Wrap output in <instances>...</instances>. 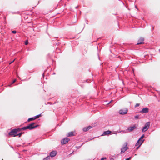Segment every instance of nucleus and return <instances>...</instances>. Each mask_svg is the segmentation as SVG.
Listing matches in <instances>:
<instances>
[{"label":"nucleus","mask_w":160,"mask_h":160,"mask_svg":"<svg viewBox=\"0 0 160 160\" xmlns=\"http://www.w3.org/2000/svg\"><path fill=\"white\" fill-rule=\"evenodd\" d=\"M128 112L127 108L120 109L119 112V113L121 115H123L126 114Z\"/></svg>","instance_id":"5"},{"label":"nucleus","mask_w":160,"mask_h":160,"mask_svg":"<svg viewBox=\"0 0 160 160\" xmlns=\"http://www.w3.org/2000/svg\"><path fill=\"white\" fill-rule=\"evenodd\" d=\"M15 59H14L13 61H12V62H11L9 64H11L12 62H13L14 60H15Z\"/></svg>","instance_id":"28"},{"label":"nucleus","mask_w":160,"mask_h":160,"mask_svg":"<svg viewBox=\"0 0 160 160\" xmlns=\"http://www.w3.org/2000/svg\"><path fill=\"white\" fill-rule=\"evenodd\" d=\"M106 159V158H105V157H104V158H102L100 160H104V159Z\"/></svg>","instance_id":"24"},{"label":"nucleus","mask_w":160,"mask_h":160,"mask_svg":"<svg viewBox=\"0 0 160 160\" xmlns=\"http://www.w3.org/2000/svg\"><path fill=\"white\" fill-rule=\"evenodd\" d=\"M144 141V140H143V141L141 142L140 143V144L139 145V146H138V147L137 148V149H138L139 148L140 146L141 145V144H142L143 141Z\"/></svg>","instance_id":"18"},{"label":"nucleus","mask_w":160,"mask_h":160,"mask_svg":"<svg viewBox=\"0 0 160 160\" xmlns=\"http://www.w3.org/2000/svg\"><path fill=\"white\" fill-rule=\"evenodd\" d=\"M74 135V133L73 132H71L68 133V134L67 135V137H72Z\"/></svg>","instance_id":"13"},{"label":"nucleus","mask_w":160,"mask_h":160,"mask_svg":"<svg viewBox=\"0 0 160 160\" xmlns=\"http://www.w3.org/2000/svg\"><path fill=\"white\" fill-rule=\"evenodd\" d=\"M149 110L148 108H143L141 111L140 112L142 113H147L148 112Z\"/></svg>","instance_id":"9"},{"label":"nucleus","mask_w":160,"mask_h":160,"mask_svg":"<svg viewBox=\"0 0 160 160\" xmlns=\"http://www.w3.org/2000/svg\"><path fill=\"white\" fill-rule=\"evenodd\" d=\"M112 101H113L112 100H111L109 103H111V102H112Z\"/></svg>","instance_id":"30"},{"label":"nucleus","mask_w":160,"mask_h":160,"mask_svg":"<svg viewBox=\"0 0 160 160\" xmlns=\"http://www.w3.org/2000/svg\"><path fill=\"white\" fill-rule=\"evenodd\" d=\"M41 116V114H40L38 115H36V116H35L34 117H35V118L36 119V118H39Z\"/></svg>","instance_id":"17"},{"label":"nucleus","mask_w":160,"mask_h":160,"mask_svg":"<svg viewBox=\"0 0 160 160\" xmlns=\"http://www.w3.org/2000/svg\"><path fill=\"white\" fill-rule=\"evenodd\" d=\"M28 41H26L25 42V45H27L28 44Z\"/></svg>","instance_id":"26"},{"label":"nucleus","mask_w":160,"mask_h":160,"mask_svg":"<svg viewBox=\"0 0 160 160\" xmlns=\"http://www.w3.org/2000/svg\"><path fill=\"white\" fill-rule=\"evenodd\" d=\"M150 125V122H147L145 125V126L143 127L142 129V131L143 132H146L147 130H148V129L149 128Z\"/></svg>","instance_id":"4"},{"label":"nucleus","mask_w":160,"mask_h":160,"mask_svg":"<svg viewBox=\"0 0 160 160\" xmlns=\"http://www.w3.org/2000/svg\"><path fill=\"white\" fill-rule=\"evenodd\" d=\"M110 160H114V159L112 158H111L110 159Z\"/></svg>","instance_id":"29"},{"label":"nucleus","mask_w":160,"mask_h":160,"mask_svg":"<svg viewBox=\"0 0 160 160\" xmlns=\"http://www.w3.org/2000/svg\"><path fill=\"white\" fill-rule=\"evenodd\" d=\"M57 153L56 151H52L51 152L50 154V155L51 157H54L56 155Z\"/></svg>","instance_id":"10"},{"label":"nucleus","mask_w":160,"mask_h":160,"mask_svg":"<svg viewBox=\"0 0 160 160\" xmlns=\"http://www.w3.org/2000/svg\"><path fill=\"white\" fill-rule=\"evenodd\" d=\"M136 128V127L135 125H134L132 126H130L129 127L127 130L129 132L132 131L133 130Z\"/></svg>","instance_id":"6"},{"label":"nucleus","mask_w":160,"mask_h":160,"mask_svg":"<svg viewBox=\"0 0 160 160\" xmlns=\"http://www.w3.org/2000/svg\"><path fill=\"white\" fill-rule=\"evenodd\" d=\"M50 157L49 156L47 157L46 158H44L43 160H49V159Z\"/></svg>","instance_id":"19"},{"label":"nucleus","mask_w":160,"mask_h":160,"mask_svg":"<svg viewBox=\"0 0 160 160\" xmlns=\"http://www.w3.org/2000/svg\"><path fill=\"white\" fill-rule=\"evenodd\" d=\"M69 139L68 138H65L61 141V143L62 144H65L67 143L69 140Z\"/></svg>","instance_id":"7"},{"label":"nucleus","mask_w":160,"mask_h":160,"mask_svg":"<svg viewBox=\"0 0 160 160\" xmlns=\"http://www.w3.org/2000/svg\"><path fill=\"white\" fill-rule=\"evenodd\" d=\"M35 123L33 122L32 123L29 124L28 126L23 127L21 128L22 130H24L27 129H29V130H32L35 128H36L38 126V125H35Z\"/></svg>","instance_id":"1"},{"label":"nucleus","mask_w":160,"mask_h":160,"mask_svg":"<svg viewBox=\"0 0 160 160\" xmlns=\"http://www.w3.org/2000/svg\"><path fill=\"white\" fill-rule=\"evenodd\" d=\"M111 132L110 131L108 130L106 131H105L104 132L102 135H108L109 134H110Z\"/></svg>","instance_id":"11"},{"label":"nucleus","mask_w":160,"mask_h":160,"mask_svg":"<svg viewBox=\"0 0 160 160\" xmlns=\"http://www.w3.org/2000/svg\"><path fill=\"white\" fill-rule=\"evenodd\" d=\"M142 141V140H141L140 139H139L137 142V143H136L135 146H139V145L140 144V143Z\"/></svg>","instance_id":"14"},{"label":"nucleus","mask_w":160,"mask_h":160,"mask_svg":"<svg viewBox=\"0 0 160 160\" xmlns=\"http://www.w3.org/2000/svg\"><path fill=\"white\" fill-rule=\"evenodd\" d=\"M140 105V104L139 103H137L135 105V107H138Z\"/></svg>","instance_id":"22"},{"label":"nucleus","mask_w":160,"mask_h":160,"mask_svg":"<svg viewBox=\"0 0 160 160\" xmlns=\"http://www.w3.org/2000/svg\"><path fill=\"white\" fill-rule=\"evenodd\" d=\"M42 75H43V76H44V73H43Z\"/></svg>","instance_id":"31"},{"label":"nucleus","mask_w":160,"mask_h":160,"mask_svg":"<svg viewBox=\"0 0 160 160\" xmlns=\"http://www.w3.org/2000/svg\"><path fill=\"white\" fill-rule=\"evenodd\" d=\"M16 81V79H15L12 82V84H13V83H14Z\"/></svg>","instance_id":"27"},{"label":"nucleus","mask_w":160,"mask_h":160,"mask_svg":"<svg viewBox=\"0 0 160 160\" xmlns=\"http://www.w3.org/2000/svg\"><path fill=\"white\" fill-rule=\"evenodd\" d=\"M22 130L21 128L15 129H12L9 133V135L10 136H13L14 137L17 136L18 133Z\"/></svg>","instance_id":"2"},{"label":"nucleus","mask_w":160,"mask_h":160,"mask_svg":"<svg viewBox=\"0 0 160 160\" xmlns=\"http://www.w3.org/2000/svg\"><path fill=\"white\" fill-rule=\"evenodd\" d=\"M23 133L21 132V133H19V134H17V136H18L19 137H20L21 136L22 134Z\"/></svg>","instance_id":"20"},{"label":"nucleus","mask_w":160,"mask_h":160,"mask_svg":"<svg viewBox=\"0 0 160 160\" xmlns=\"http://www.w3.org/2000/svg\"><path fill=\"white\" fill-rule=\"evenodd\" d=\"M144 137V135L143 134L142 135V136L139 139L141 140H142V138Z\"/></svg>","instance_id":"16"},{"label":"nucleus","mask_w":160,"mask_h":160,"mask_svg":"<svg viewBox=\"0 0 160 160\" xmlns=\"http://www.w3.org/2000/svg\"><path fill=\"white\" fill-rule=\"evenodd\" d=\"M35 119V117H33L31 118H29L28 119V122H29L30 121L34 120Z\"/></svg>","instance_id":"15"},{"label":"nucleus","mask_w":160,"mask_h":160,"mask_svg":"<svg viewBox=\"0 0 160 160\" xmlns=\"http://www.w3.org/2000/svg\"><path fill=\"white\" fill-rule=\"evenodd\" d=\"M131 157H129V158H127L126 159V160H130L131 159Z\"/></svg>","instance_id":"25"},{"label":"nucleus","mask_w":160,"mask_h":160,"mask_svg":"<svg viewBox=\"0 0 160 160\" xmlns=\"http://www.w3.org/2000/svg\"><path fill=\"white\" fill-rule=\"evenodd\" d=\"M127 142H125L123 145V147L121 148V153H124L126 150H128V148L127 146Z\"/></svg>","instance_id":"3"},{"label":"nucleus","mask_w":160,"mask_h":160,"mask_svg":"<svg viewBox=\"0 0 160 160\" xmlns=\"http://www.w3.org/2000/svg\"><path fill=\"white\" fill-rule=\"evenodd\" d=\"M135 118L136 119H138L139 118V115H136L135 116Z\"/></svg>","instance_id":"21"},{"label":"nucleus","mask_w":160,"mask_h":160,"mask_svg":"<svg viewBox=\"0 0 160 160\" xmlns=\"http://www.w3.org/2000/svg\"><path fill=\"white\" fill-rule=\"evenodd\" d=\"M12 32L13 33H14V34H15L17 32L15 30H14V31H12Z\"/></svg>","instance_id":"23"},{"label":"nucleus","mask_w":160,"mask_h":160,"mask_svg":"<svg viewBox=\"0 0 160 160\" xmlns=\"http://www.w3.org/2000/svg\"><path fill=\"white\" fill-rule=\"evenodd\" d=\"M91 128V127L90 126H89L87 127L84 128L83 129V130L84 132H86L87 131L90 129Z\"/></svg>","instance_id":"12"},{"label":"nucleus","mask_w":160,"mask_h":160,"mask_svg":"<svg viewBox=\"0 0 160 160\" xmlns=\"http://www.w3.org/2000/svg\"><path fill=\"white\" fill-rule=\"evenodd\" d=\"M144 39L143 38H140L138 41V42L137 43V45H139L144 43Z\"/></svg>","instance_id":"8"}]
</instances>
